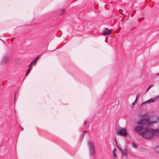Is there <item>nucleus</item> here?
Returning a JSON list of instances; mask_svg holds the SVG:
<instances>
[{
	"label": "nucleus",
	"instance_id": "obj_25",
	"mask_svg": "<svg viewBox=\"0 0 159 159\" xmlns=\"http://www.w3.org/2000/svg\"><path fill=\"white\" fill-rule=\"evenodd\" d=\"M157 75H159V73L157 74Z\"/></svg>",
	"mask_w": 159,
	"mask_h": 159
},
{
	"label": "nucleus",
	"instance_id": "obj_14",
	"mask_svg": "<svg viewBox=\"0 0 159 159\" xmlns=\"http://www.w3.org/2000/svg\"><path fill=\"white\" fill-rule=\"evenodd\" d=\"M140 93H138L137 94L136 97V99L135 100V102H137V99L139 98V96H140Z\"/></svg>",
	"mask_w": 159,
	"mask_h": 159
},
{
	"label": "nucleus",
	"instance_id": "obj_13",
	"mask_svg": "<svg viewBox=\"0 0 159 159\" xmlns=\"http://www.w3.org/2000/svg\"><path fill=\"white\" fill-rule=\"evenodd\" d=\"M30 68L28 69V70L27 71L26 73V76H27L28 75L29 73H30V71L31 70V69H30Z\"/></svg>",
	"mask_w": 159,
	"mask_h": 159
},
{
	"label": "nucleus",
	"instance_id": "obj_26",
	"mask_svg": "<svg viewBox=\"0 0 159 159\" xmlns=\"http://www.w3.org/2000/svg\"><path fill=\"white\" fill-rule=\"evenodd\" d=\"M120 27L119 28V30H120Z\"/></svg>",
	"mask_w": 159,
	"mask_h": 159
},
{
	"label": "nucleus",
	"instance_id": "obj_12",
	"mask_svg": "<svg viewBox=\"0 0 159 159\" xmlns=\"http://www.w3.org/2000/svg\"><path fill=\"white\" fill-rule=\"evenodd\" d=\"M123 154L125 155L126 157H127L128 155V152L127 151H125L124 152L123 151V152H121Z\"/></svg>",
	"mask_w": 159,
	"mask_h": 159
},
{
	"label": "nucleus",
	"instance_id": "obj_18",
	"mask_svg": "<svg viewBox=\"0 0 159 159\" xmlns=\"http://www.w3.org/2000/svg\"><path fill=\"white\" fill-rule=\"evenodd\" d=\"M119 11L121 13V14L122 15H124V13H122V12H123V11L122 9H119Z\"/></svg>",
	"mask_w": 159,
	"mask_h": 159
},
{
	"label": "nucleus",
	"instance_id": "obj_24",
	"mask_svg": "<svg viewBox=\"0 0 159 159\" xmlns=\"http://www.w3.org/2000/svg\"><path fill=\"white\" fill-rule=\"evenodd\" d=\"M133 14H132L131 15V17H132L133 16Z\"/></svg>",
	"mask_w": 159,
	"mask_h": 159
},
{
	"label": "nucleus",
	"instance_id": "obj_11",
	"mask_svg": "<svg viewBox=\"0 0 159 159\" xmlns=\"http://www.w3.org/2000/svg\"><path fill=\"white\" fill-rule=\"evenodd\" d=\"M8 61V58L7 57H4L2 60V63L4 64L6 63Z\"/></svg>",
	"mask_w": 159,
	"mask_h": 159
},
{
	"label": "nucleus",
	"instance_id": "obj_2",
	"mask_svg": "<svg viewBox=\"0 0 159 159\" xmlns=\"http://www.w3.org/2000/svg\"><path fill=\"white\" fill-rule=\"evenodd\" d=\"M88 144L90 156L91 157L94 156L96 153V150L93 142L90 141H89L88 142Z\"/></svg>",
	"mask_w": 159,
	"mask_h": 159
},
{
	"label": "nucleus",
	"instance_id": "obj_28",
	"mask_svg": "<svg viewBox=\"0 0 159 159\" xmlns=\"http://www.w3.org/2000/svg\"><path fill=\"white\" fill-rule=\"evenodd\" d=\"M158 136H159V135Z\"/></svg>",
	"mask_w": 159,
	"mask_h": 159
},
{
	"label": "nucleus",
	"instance_id": "obj_6",
	"mask_svg": "<svg viewBox=\"0 0 159 159\" xmlns=\"http://www.w3.org/2000/svg\"><path fill=\"white\" fill-rule=\"evenodd\" d=\"M139 125H137L135 126L134 128L135 131L136 132H142V131H143L144 127H143V126Z\"/></svg>",
	"mask_w": 159,
	"mask_h": 159
},
{
	"label": "nucleus",
	"instance_id": "obj_3",
	"mask_svg": "<svg viewBox=\"0 0 159 159\" xmlns=\"http://www.w3.org/2000/svg\"><path fill=\"white\" fill-rule=\"evenodd\" d=\"M152 124L148 119L143 118L140 120L138 122V125L144 126L146 125H150Z\"/></svg>",
	"mask_w": 159,
	"mask_h": 159
},
{
	"label": "nucleus",
	"instance_id": "obj_10",
	"mask_svg": "<svg viewBox=\"0 0 159 159\" xmlns=\"http://www.w3.org/2000/svg\"><path fill=\"white\" fill-rule=\"evenodd\" d=\"M113 159H117V155L116 153V149H114L112 151Z\"/></svg>",
	"mask_w": 159,
	"mask_h": 159
},
{
	"label": "nucleus",
	"instance_id": "obj_4",
	"mask_svg": "<svg viewBox=\"0 0 159 159\" xmlns=\"http://www.w3.org/2000/svg\"><path fill=\"white\" fill-rule=\"evenodd\" d=\"M117 133L118 135L126 136L127 134V130L125 129L119 128L118 129Z\"/></svg>",
	"mask_w": 159,
	"mask_h": 159
},
{
	"label": "nucleus",
	"instance_id": "obj_7",
	"mask_svg": "<svg viewBox=\"0 0 159 159\" xmlns=\"http://www.w3.org/2000/svg\"><path fill=\"white\" fill-rule=\"evenodd\" d=\"M111 32V30H109L108 29H105L103 31L102 34L107 35L110 34Z\"/></svg>",
	"mask_w": 159,
	"mask_h": 159
},
{
	"label": "nucleus",
	"instance_id": "obj_23",
	"mask_svg": "<svg viewBox=\"0 0 159 159\" xmlns=\"http://www.w3.org/2000/svg\"><path fill=\"white\" fill-rule=\"evenodd\" d=\"M115 142H116V144H117L116 139H115Z\"/></svg>",
	"mask_w": 159,
	"mask_h": 159
},
{
	"label": "nucleus",
	"instance_id": "obj_22",
	"mask_svg": "<svg viewBox=\"0 0 159 159\" xmlns=\"http://www.w3.org/2000/svg\"><path fill=\"white\" fill-rule=\"evenodd\" d=\"M137 102H135V101L133 103V105H135V104H136V103H137Z\"/></svg>",
	"mask_w": 159,
	"mask_h": 159
},
{
	"label": "nucleus",
	"instance_id": "obj_9",
	"mask_svg": "<svg viewBox=\"0 0 159 159\" xmlns=\"http://www.w3.org/2000/svg\"><path fill=\"white\" fill-rule=\"evenodd\" d=\"M113 159H117V155L116 153V149H114L112 151Z\"/></svg>",
	"mask_w": 159,
	"mask_h": 159
},
{
	"label": "nucleus",
	"instance_id": "obj_27",
	"mask_svg": "<svg viewBox=\"0 0 159 159\" xmlns=\"http://www.w3.org/2000/svg\"><path fill=\"white\" fill-rule=\"evenodd\" d=\"M13 39H12H12H11V40H12Z\"/></svg>",
	"mask_w": 159,
	"mask_h": 159
},
{
	"label": "nucleus",
	"instance_id": "obj_15",
	"mask_svg": "<svg viewBox=\"0 0 159 159\" xmlns=\"http://www.w3.org/2000/svg\"><path fill=\"white\" fill-rule=\"evenodd\" d=\"M132 147L135 148H137V146L136 145V144L132 142Z\"/></svg>",
	"mask_w": 159,
	"mask_h": 159
},
{
	"label": "nucleus",
	"instance_id": "obj_19",
	"mask_svg": "<svg viewBox=\"0 0 159 159\" xmlns=\"http://www.w3.org/2000/svg\"><path fill=\"white\" fill-rule=\"evenodd\" d=\"M117 147L119 149L120 151L121 152H123V150L117 145Z\"/></svg>",
	"mask_w": 159,
	"mask_h": 159
},
{
	"label": "nucleus",
	"instance_id": "obj_21",
	"mask_svg": "<svg viewBox=\"0 0 159 159\" xmlns=\"http://www.w3.org/2000/svg\"><path fill=\"white\" fill-rule=\"evenodd\" d=\"M84 133H83L81 135V136H82V138L84 137Z\"/></svg>",
	"mask_w": 159,
	"mask_h": 159
},
{
	"label": "nucleus",
	"instance_id": "obj_20",
	"mask_svg": "<svg viewBox=\"0 0 159 159\" xmlns=\"http://www.w3.org/2000/svg\"><path fill=\"white\" fill-rule=\"evenodd\" d=\"M65 12V11L63 9V10H62L61 11V14H63Z\"/></svg>",
	"mask_w": 159,
	"mask_h": 159
},
{
	"label": "nucleus",
	"instance_id": "obj_17",
	"mask_svg": "<svg viewBox=\"0 0 159 159\" xmlns=\"http://www.w3.org/2000/svg\"><path fill=\"white\" fill-rule=\"evenodd\" d=\"M155 150L157 152L159 153V146L156 147Z\"/></svg>",
	"mask_w": 159,
	"mask_h": 159
},
{
	"label": "nucleus",
	"instance_id": "obj_16",
	"mask_svg": "<svg viewBox=\"0 0 159 159\" xmlns=\"http://www.w3.org/2000/svg\"><path fill=\"white\" fill-rule=\"evenodd\" d=\"M153 86V85H150V86H149L147 88V90H146V92H147L149 89H150V88L151 87H152Z\"/></svg>",
	"mask_w": 159,
	"mask_h": 159
},
{
	"label": "nucleus",
	"instance_id": "obj_8",
	"mask_svg": "<svg viewBox=\"0 0 159 159\" xmlns=\"http://www.w3.org/2000/svg\"><path fill=\"white\" fill-rule=\"evenodd\" d=\"M39 58V57H37L35 59H34L31 62V63L29 65V67L30 68L31 67V66L32 65H34L35 64L36 61Z\"/></svg>",
	"mask_w": 159,
	"mask_h": 159
},
{
	"label": "nucleus",
	"instance_id": "obj_5",
	"mask_svg": "<svg viewBox=\"0 0 159 159\" xmlns=\"http://www.w3.org/2000/svg\"><path fill=\"white\" fill-rule=\"evenodd\" d=\"M159 101V96H157L153 98L150 99L147 101L143 103V104L146 103H151L154 102L156 101Z\"/></svg>",
	"mask_w": 159,
	"mask_h": 159
},
{
	"label": "nucleus",
	"instance_id": "obj_1",
	"mask_svg": "<svg viewBox=\"0 0 159 159\" xmlns=\"http://www.w3.org/2000/svg\"><path fill=\"white\" fill-rule=\"evenodd\" d=\"M139 134L142 135L144 138L149 139L153 137L154 134L156 135H159V129H153L148 126H146L142 132L139 133Z\"/></svg>",
	"mask_w": 159,
	"mask_h": 159
}]
</instances>
